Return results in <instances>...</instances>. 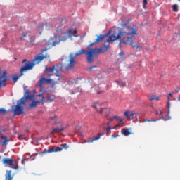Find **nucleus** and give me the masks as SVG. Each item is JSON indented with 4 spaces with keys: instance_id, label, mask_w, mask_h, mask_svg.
Masks as SVG:
<instances>
[{
    "instance_id": "obj_1",
    "label": "nucleus",
    "mask_w": 180,
    "mask_h": 180,
    "mask_svg": "<svg viewBox=\"0 0 180 180\" xmlns=\"http://www.w3.org/2000/svg\"><path fill=\"white\" fill-rule=\"evenodd\" d=\"M63 70V64L53 65L52 67L46 66L43 77L38 81V86H42L46 84H49L51 86H55L58 84L62 77L59 72Z\"/></svg>"
},
{
    "instance_id": "obj_2",
    "label": "nucleus",
    "mask_w": 180,
    "mask_h": 180,
    "mask_svg": "<svg viewBox=\"0 0 180 180\" xmlns=\"http://www.w3.org/2000/svg\"><path fill=\"white\" fill-rule=\"evenodd\" d=\"M136 31L134 28L124 24L122 25V31H114L112 36H109L107 39V42H114L115 41L121 39L120 44L126 45L133 44V37L131 35H136Z\"/></svg>"
},
{
    "instance_id": "obj_3",
    "label": "nucleus",
    "mask_w": 180,
    "mask_h": 180,
    "mask_svg": "<svg viewBox=\"0 0 180 180\" xmlns=\"http://www.w3.org/2000/svg\"><path fill=\"white\" fill-rule=\"evenodd\" d=\"M49 57L50 56L49 54L43 55L42 53H40L39 54H38L37 56H35L34 59L32 62L27 61L25 59L22 60V63H25V65L21 66L20 68V76H18V75H15V76L12 77L13 82L15 83L17 82L20 77L24 76V73L25 72L32 70L35 65H39V63H41L42 60Z\"/></svg>"
},
{
    "instance_id": "obj_4",
    "label": "nucleus",
    "mask_w": 180,
    "mask_h": 180,
    "mask_svg": "<svg viewBox=\"0 0 180 180\" xmlns=\"http://www.w3.org/2000/svg\"><path fill=\"white\" fill-rule=\"evenodd\" d=\"M94 53L95 49H91L90 51L80 49L79 51L75 52V56H80L82 54H86V56H87V63L91 64L93 62H94Z\"/></svg>"
},
{
    "instance_id": "obj_5",
    "label": "nucleus",
    "mask_w": 180,
    "mask_h": 180,
    "mask_svg": "<svg viewBox=\"0 0 180 180\" xmlns=\"http://www.w3.org/2000/svg\"><path fill=\"white\" fill-rule=\"evenodd\" d=\"M1 162H3V165H7L13 169H19V165L17 163V160H13V159L10 158H4Z\"/></svg>"
},
{
    "instance_id": "obj_6",
    "label": "nucleus",
    "mask_w": 180,
    "mask_h": 180,
    "mask_svg": "<svg viewBox=\"0 0 180 180\" xmlns=\"http://www.w3.org/2000/svg\"><path fill=\"white\" fill-rule=\"evenodd\" d=\"M53 126L55 127V128L54 127H53L52 131L51 132H50V134L51 135H53L54 134L59 133L61 131H64L67 128V127L63 126V122L59 121L55 122V123L53 124Z\"/></svg>"
},
{
    "instance_id": "obj_7",
    "label": "nucleus",
    "mask_w": 180,
    "mask_h": 180,
    "mask_svg": "<svg viewBox=\"0 0 180 180\" xmlns=\"http://www.w3.org/2000/svg\"><path fill=\"white\" fill-rule=\"evenodd\" d=\"M68 148H70V146H68L67 143H63L60 145V147L54 146L53 147L49 150H45L44 153L61 152L63 151V150H68Z\"/></svg>"
},
{
    "instance_id": "obj_8",
    "label": "nucleus",
    "mask_w": 180,
    "mask_h": 180,
    "mask_svg": "<svg viewBox=\"0 0 180 180\" xmlns=\"http://www.w3.org/2000/svg\"><path fill=\"white\" fill-rule=\"evenodd\" d=\"M11 112L13 113V115H20L24 114V108L20 104L16 105H11Z\"/></svg>"
},
{
    "instance_id": "obj_9",
    "label": "nucleus",
    "mask_w": 180,
    "mask_h": 180,
    "mask_svg": "<svg viewBox=\"0 0 180 180\" xmlns=\"http://www.w3.org/2000/svg\"><path fill=\"white\" fill-rule=\"evenodd\" d=\"M30 94V90L25 89V96L21 98L19 105H25V103H27V100H32V98H34V96H31Z\"/></svg>"
},
{
    "instance_id": "obj_10",
    "label": "nucleus",
    "mask_w": 180,
    "mask_h": 180,
    "mask_svg": "<svg viewBox=\"0 0 180 180\" xmlns=\"http://www.w3.org/2000/svg\"><path fill=\"white\" fill-rule=\"evenodd\" d=\"M8 81V77L6 75V72H4L3 73L1 72L0 68V88L5 87L7 84L6 83Z\"/></svg>"
},
{
    "instance_id": "obj_11",
    "label": "nucleus",
    "mask_w": 180,
    "mask_h": 180,
    "mask_svg": "<svg viewBox=\"0 0 180 180\" xmlns=\"http://www.w3.org/2000/svg\"><path fill=\"white\" fill-rule=\"evenodd\" d=\"M102 103H100L99 101H96L93 105L92 108L97 110V112L100 113L101 115L103 114L104 110H106V108H101Z\"/></svg>"
},
{
    "instance_id": "obj_12",
    "label": "nucleus",
    "mask_w": 180,
    "mask_h": 180,
    "mask_svg": "<svg viewBox=\"0 0 180 180\" xmlns=\"http://www.w3.org/2000/svg\"><path fill=\"white\" fill-rule=\"evenodd\" d=\"M75 63H76L75 58L73 56L72 54H71L70 56L69 57V63L67 64L66 65V70H73L74 65H75Z\"/></svg>"
},
{
    "instance_id": "obj_13",
    "label": "nucleus",
    "mask_w": 180,
    "mask_h": 180,
    "mask_svg": "<svg viewBox=\"0 0 180 180\" xmlns=\"http://www.w3.org/2000/svg\"><path fill=\"white\" fill-rule=\"evenodd\" d=\"M68 39V37H66V35H65L63 37V39H60L59 38V39L58 41H53V39H49V42L47 43V46H56L57 45L59 44V43H60V41H66V39ZM52 41V42H51Z\"/></svg>"
},
{
    "instance_id": "obj_14",
    "label": "nucleus",
    "mask_w": 180,
    "mask_h": 180,
    "mask_svg": "<svg viewBox=\"0 0 180 180\" xmlns=\"http://www.w3.org/2000/svg\"><path fill=\"white\" fill-rule=\"evenodd\" d=\"M13 174H12V170H6V175H4V180H13Z\"/></svg>"
},
{
    "instance_id": "obj_15",
    "label": "nucleus",
    "mask_w": 180,
    "mask_h": 180,
    "mask_svg": "<svg viewBox=\"0 0 180 180\" xmlns=\"http://www.w3.org/2000/svg\"><path fill=\"white\" fill-rule=\"evenodd\" d=\"M124 115L126 116L127 119L131 120H133L134 116L135 115V112L131 111H126L124 112Z\"/></svg>"
},
{
    "instance_id": "obj_16",
    "label": "nucleus",
    "mask_w": 180,
    "mask_h": 180,
    "mask_svg": "<svg viewBox=\"0 0 180 180\" xmlns=\"http://www.w3.org/2000/svg\"><path fill=\"white\" fill-rule=\"evenodd\" d=\"M8 142V139L7 136H1L0 138V145L1 144L3 147L7 146V143Z\"/></svg>"
},
{
    "instance_id": "obj_17",
    "label": "nucleus",
    "mask_w": 180,
    "mask_h": 180,
    "mask_svg": "<svg viewBox=\"0 0 180 180\" xmlns=\"http://www.w3.org/2000/svg\"><path fill=\"white\" fill-rule=\"evenodd\" d=\"M122 134L124 136H128L132 134L131 128H127L126 129H122Z\"/></svg>"
},
{
    "instance_id": "obj_18",
    "label": "nucleus",
    "mask_w": 180,
    "mask_h": 180,
    "mask_svg": "<svg viewBox=\"0 0 180 180\" xmlns=\"http://www.w3.org/2000/svg\"><path fill=\"white\" fill-rule=\"evenodd\" d=\"M41 101H32V103L30 104V108H36L37 105L41 104Z\"/></svg>"
},
{
    "instance_id": "obj_19",
    "label": "nucleus",
    "mask_w": 180,
    "mask_h": 180,
    "mask_svg": "<svg viewBox=\"0 0 180 180\" xmlns=\"http://www.w3.org/2000/svg\"><path fill=\"white\" fill-rule=\"evenodd\" d=\"M103 135H104V134L98 133V134H97V136H93V138H92V139L90 140V141H89V142H90V143H94L95 141L99 140V139H100L101 136H103Z\"/></svg>"
},
{
    "instance_id": "obj_20",
    "label": "nucleus",
    "mask_w": 180,
    "mask_h": 180,
    "mask_svg": "<svg viewBox=\"0 0 180 180\" xmlns=\"http://www.w3.org/2000/svg\"><path fill=\"white\" fill-rule=\"evenodd\" d=\"M91 50H95L94 51V56L98 55V54H101V53L104 52V49H102L95 48V49H92Z\"/></svg>"
},
{
    "instance_id": "obj_21",
    "label": "nucleus",
    "mask_w": 180,
    "mask_h": 180,
    "mask_svg": "<svg viewBox=\"0 0 180 180\" xmlns=\"http://www.w3.org/2000/svg\"><path fill=\"white\" fill-rule=\"evenodd\" d=\"M105 35L104 34H100V36L97 37V39H96L95 40V43H98L100 42L101 41H103V39H105Z\"/></svg>"
},
{
    "instance_id": "obj_22",
    "label": "nucleus",
    "mask_w": 180,
    "mask_h": 180,
    "mask_svg": "<svg viewBox=\"0 0 180 180\" xmlns=\"http://www.w3.org/2000/svg\"><path fill=\"white\" fill-rule=\"evenodd\" d=\"M68 34H71L73 35L76 34H77V30L76 29H69ZM74 37H78V36H77V35H74Z\"/></svg>"
},
{
    "instance_id": "obj_23",
    "label": "nucleus",
    "mask_w": 180,
    "mask_h": 180,
    "mask_svg": "<svg viewBox=\"0 0 180 180\" xmlns=\"http://www.w3.org/2000/svg\"><path fill=\"white\" fill-rule=\"evenodd\" d=\"M35 41H36V36H32L30 37V44L34 45Z\"/></svg>"
},
{
    "instance_id": "obj_24",
    "label": "nucleus",
    "mask_w": 180,
    "mask_h": 180,
    "mask_svg": "<svg viewBox=\"0 0 180 180\" xmlns=\"http://www.w3.org/2000/svg\"><path fill=\"white\" fill-rule=\"evenodd\" d=\"M115 82L119 86H126V82H120L119 80H115Z\"/></svg>"
},
{
    "instance_id": "obj_25",
    "label": "nucleus",
    "mask_w": 180,
    "mask_h": 180,
    "mask_svg": "<svg viewBox=\"0 0 180 180\" xmlns=\"http://www.w3.org/2000/svg\"><path fill=\"white\" fill-rule=\"evenodd\" d=\"M111 118H112L114 120H117L120 122V123H123V119L121 118V117H120V116L115 115L114 117H112Z\"/></svg>"
},
{
    "instance_id": "obj_26",
    "label": "nucleus",
    "mask_w": 180,
    "mask_h": 180,
    "mask_svg": "<svg viewBox=\"0 0 180 180\" xmlns=\"http://www.w3.org/2000/svg\"><path fill=\"white\" fill-rule=\"evenodd\" d=\"M172 10H173V12H178L179 11V6L176 5V4H174V5H172Z\"/></svg>"
},
{
    "instance_id": "obj_27",
    "label": "nucleus",
    "mask_w": 180,
    "mask_h": 180,
    "mask_svg": "<svg viewBox=\"0 0 180 180\" xmlns=\"http://www.w3.org/2000/svg\"><path fill=\"white\" fill-rule=\"evenodd\" d=\"M124 126V121H122V123H120L119 122V124H115L114 127L112 128V129H116L119 127H123Z\"/></svg>"
},
{
    "instance_id": "obj_28",
    "label": "nucleus",
    "mask_w": 180,
    "mask_h": 180,
    "mask_svg": "<svg viewBox=\"0 0 180 180\" xmlns=\"http://www.w3.org/2000/svg\"><path fill=\"white\" fill-rule=\"evenodd\" d=\"M153 100L159 101L160 98L158 97L157 96H151L150 97H149V101H153Z\"/></svg>"
},
{
    "instance_id": "obj_29",
    "label": "nucleus",
    "mask_w": 180,
    "mask_h": 180,
    "mask_svg": "<svg viewBox=\"0 0 180 180\" xmlns=\"http://www.w3.org/2000/svg\"><path fill=\"white\" fill-rule=\"evenodd\" d=\"M7 114V110L4 108H0V115Z\"/></svg>"
},
{
    "instance_id": "obj_30",
    "label": "nucleus",
    "mask_w": 180,
    "mask_h": 180,
    "mask_svg": "<svg viewBox=\"0 0 180 180\" xmlns=\"http://www.w3.org/2000/svg\"><path fill=\"white\" fill-rule=\"evenodd\" d=\"M158 120H143V122H157Z\"/></svg>"
},
{
    "instance_id": "obj_31",
    "label": "nucleus",
    "mask_w": 180,
    "mask_h": 180,
    "mask_svg": "<svg viewBox=\"0 0 180 180\" xmlns=\"http://www.w3.org/2000/svg\"><path fill=\"white\" fill-rule=\"evenodd\" d=\"M105 130H106V131L112 130L111 124H110V122H108L107 123V128H105Z\"/></svg>"
},
{
    "instance_id": "obj_32",
    "label": "nucleus",
    "mask_w": 180,
    "mask_h": 180,
    "mask_svg": "<svg viewBox=\"0 0 180 180\" xmlns=\"http://www.w3.org/2000/svg\"><path fill=\"white\" fill-rule=\"evenodd\" d=\"M95 44H96V42H92V43H91V44H89V46H87V49L91 51V48H92L93 46H94Z\"/></svg>"
},
{
    "instance_id": "obj_33",
    "label": "nucleus",
    "mask_w": 180,
    "mask_h": 180,
    "mask_svg": "<svg viewBox=\"0 0 180 180\" xmlns=\"http://www.w3.org/2000/svg\"><path fill=\"white\" fill-rule=\"evenodd\" d=\"M37 97H41V101L42 102H44V97L42 96V94L37 95Z\"/></svg>"
},
{
    "instance_id": "obj_34",
    "label": "nucleus",
    "mask_w": 180,
    "mask_h": 180,
    "mask_svg": "<svg viewBox=\"0 0 180 180\" xmlns=\"http://www.w3.org/2000/svg\"><path fill=\"white\" fill-rule=\"evenodd\" d=\"M143 8H146V6L148 5V1L147 0H143Z\"/></svg>"
},
{
    "instance_id": "obj_35",
    "label": "nucleus",
    "mask_w": 180,
    "mask_h": 180,
    "mask_svg": "<svg viewBox=\"0 0 180 180\" xmlns=\"http://www.w3.org/2000/svg\"><path fill=\"white\" fill-rule=\"evenodd\" d=\"M53 98H51V97H47L46 102L51 103V102H53Z\"/></svg>"
},
{
    "instance_id": "obj_36",
    "label": "nucleus",
    "mask_w": 180,
    "mask_h": 180,
    "mask_svg": "<svg viewBox=\"0 0 180 180\" xmlns=\"http://www.w3.org/2000/svg\"><path fill=\"white\" fill-rule=\"evenodd\" d=\"M155 114L161 116L162 115V111L160 110L158 111H156Z\"/></svg>"
},
{
    "instance_id": "obj_37",
    "label": "nucleus",
    "mask_w": 180,
    "mask_h": 180,
    "mask_svg": "<svg viewBox=\"0 0 180 180\" xmlns=\"http://www.w3.org/2000/svg\"><path fill=\"white\" fill-rule=\"evenodd\" d=\"M97 68V66H96V65H94V66H90V67H89L87 69H88L89 70H92L93 68Z\"/></svg>"
},
{
    "instance_id": "obj_38",
    "label": "nucleus",
    "mask_w": 180,
    "mask_h": 180,
    "mask_svg": "<svg viewBox=\"0 0 180 180\" xmlns=\"http://www.w3.org/2000/svg\"><path fill=\"white\" fill-rule=\"evenodd\" d=\"M119 56H124V53L123 51H121V53H119Z\"/></svg>"
},
{
    "instance_id": "obj_39",
    "label": "nucleus",
    "mask_w": 180,
    "mask_h": 180,
    "mask_svg": "<svg viewBox=\"0 0 180 180\" xmlns=\"http://www.w3.org/2000/svg\"><path fill=\"white\" fill-rule=\"evenodd\" d=\"M179 93V89H175L174 91H173L172 94H177Z\"/></svg>"
},
{
    "instance_id": "obj_40",
    "label": "nucleus",
    "mask_w": 180,
    "mask_h": 180,
    "mask_svg": "<svg viewBox=\"0 0 180 180\" xmlns=\"http://www.w3.org/2000/svg\"><path fill=\"white\" fill-rule=\"evenodd\" d=\"M115 119H113L112 117H110L109 119H108V120L110 121V122H112L114 121Z\"/></svg>"
},
{
    "instance_id": "obj_41",
    "label": "nucleus",
    "mask_w": 180,
    "mask_h": 180,
    "mask_svg": "<svg viewBox=\"0 0 180 180\" xmlns=\"http://www.w3.org/2000/svg\"><path fill=\"white\" fill-rule=\"evenodd\" d=\"M47 50H49V49L46 48L44 49H41V53H44L45 51H47Z\"/></svg>"
},
{
    "instance_id": "obj_42",
    "label": "nucleus",
    "mask_w": 180,
    "mask_h": 180,
    "mask_svg": "<svg viewBox=\"0 0 180 180\" xmlns=\"http://www.w3.org/2000/svg\"><path fill=\"white\" fill-rule=\"evenodd\" d=\"M119 135H112V139H116L117 137H118Z\"/></svg>"
},
{
    "instance_id": "obj_43",
    "label": "nucleus",
    "mask_w": 180,
    "mask_h": 180,
    "mask_svg": "<svg viewBox=\"0 0 180 180\" xmlns=\"http://www.w3.org/2000/svg\"><path fill=\"white\" fill-rule=\"evenodd\" d=\"M57 32L60 33L61 32V29L60 28L57 29Z\"/></svg>"
},
{
    "instance_id": "obj_44",
    "label": "nucleus",
    "mask_w": 180,
    "mask_h": 180,
    "mask_svg": "<svg viewBox=\"0 0 180 180\" xmlns=\"http://www.w3.org/2000/svg\"><path fill=\"white\" fill-rule=\"evenodd\" d=\"M44 28V25H41V26L38 27V29H42Z\"/></svg>"
},
{
    "instance_id": "obj_45",
    "label": "nucleus",
    "mask_w": 180,
    "mask_h": 180,
    "mask_svg": "<svg viewBox=\"0 0 180 180\" xmlns=\"http://www.w3.org/2000/svg\"><path fill=\"white\" fill-rule=\"evenodd\" d=\"M174 36H176V37H179V38H180V32H179V33H178V34H174Z\"/></svg>"
},
{
    "instance_id": "obj_46",
    "label": "nucleus",
    "mask_w": 180,
    "mask_h": 180,
    "mask_svg": "<svg viewBox=\"0 0 180 180\" xmlns=\"http://www.w3.org/2000/svg\"><path fill=\"white\" fill-rule=\"evenodd\" d=\"M57 37H58V35H57V34H55V35H54V40H56V39H57Z\"/></svg>"
},
{
    "instance_id": "obj_47",
    "label": "nucleus",
    "mask_w": 180,
    "mask_h": 180,
    "mask_svg": "<svg viewBox=\"0 0 180 180\" xmlns=\"http://www.w3.org/2000/svg\"><path fill=\"white\" fill-rule=\"evenodd\" d=\"M172 94H174L169 93V94H168V96H169L170 97H172Z\"/></svg>"
},
{
    "instance_id": "obj_48",
    "label": "nucleus",
    "mask_w": 180,
    "mask_h": 180,
    "mask_svg": "<svg viewBox=\"0 0 180 180\" xmlns=\"http://www.w3.org/2000/svg\"><path fill=\"white\" fill-rule=\"evenodd\" d=\"M13 160H16V164H18V162L20 160V158H18V159Z\"/></svg>"
},
{
    "instance_id": "obj_49",
    "label": "nucleus",
    "mask_w": 180,
    "mask_h": 180,
    "mask_svg": "<svg viewBox=\"0 0 180 180\" xmlns=\"http://www.w3.org/2000/svg\"><path fill=\"white\" fill-rule=\"evenodd\" d=\"M134 48H136V49H138V48H139V46H138V45H136V46H134Z\"/></svg>"
},
{
    "instance_id": "obj_50",
    "label": "nucleus",
    "mask_w": 180,
    "mask_h": 180,
    "mask_svg": "<svg viewBox=\"0 0 180 180\" xmlns=\"http://www.w3.org/2000/svg\"><path fill=\"white\" fill-rule=\"evenodd\" d=\"M27 36V34H23V37H25Z\"/></svg>"
},
{
    "instance_id": "obj_51",
    "label": "nucleus",
    "mask_w": 180,
    "mask_h": 180,
    "mask_svg": "<svg viewBox=\"0 0 180 180\" xmlns=\"http://www.w3.org/2000/svg\"><path fill=\"white\" fill-rule=\"evenodd\" d=\"M108 48H109V46H105V51L108 50Z\"/></svg>"
},
{
    "instance_id": "obj_52",
    "label": "nucleus",
    "mask_w": 180,
    "mask_h": 180,
    "mask_svg": "<svg viewBox=\"0 0 180 180\" xmlns=\"http://www.w3.org/2000/svg\"><path fill=\"white\" fill-rule=\"evenodd\" d=\"M167 105H168V106H169V101H168Z\"/></svg>"
},
{
    "instance_id": "obj_53",
    "label": "nucleus",
    "mask_w": 180,
    "mask_h": 180,
    "mask_svg": "<svg viewBox=\"0 0 180 180\" xmlns=\"http://www.w3.org/2000/svg\"><path fill=\"white\" fill-rule=\"evenodd\" d=\"M20 40H22V39H23V38H22V37H20Z\"/></svg>"
},
{
    "instance_id": "obj_54",
    "label": "nucleus",
    "mask_w": 180,
    "mask_h": 180,
    "mask_svg": "<svg viewBox=\"0 0 180 180\" xmlns=\"http://www.w3.org/2000/svg\"><path fill=\"white\" fill-rule=\"evenodd\" d=\"M167 99H169V97H167Z\"/></svg>"
},
{
    "instance_id": "obj_55",
    "label": "nucleus",
    "mask_w": 180,
    "mask_h": 180,
    "mask_svg": "<svg viewBox=\"0 0 180 180\" xmlns=\"http://www.w3.org/2000/svg\"><path fill=\"white\" fill-rule=\"evenodd\" d=\"M45 42H46V40H44Z\"/></svg>"
},
{
    "instance_id": "obj_56",
    "label": "nucleus",
    "mask_w": 180,
    "mask_h": 180,
    "mask_svg": "<svg viewBox=\"0 0 180 180\" xmlns=\"http://www.w3.org/2000/svg\"><path fill=\"white\" fill-rule=\"evenodd\" d=\"M178 1H180V0H178Z\"/></svg>"
}]
</instances>
